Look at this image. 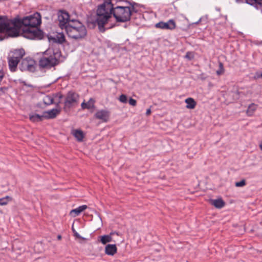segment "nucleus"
<instances>
[{"label":"nucleus","mask_w":262,"mask_h":262,"mask_svg":"<svg viewBox=\"0 0 262 262\" xmlns=\"http://www.w3.org/2000/svg\"><path fill=\"white\" fill-rule=\"evenodd\" d=\"M112 14H113L117 22H126L130 19L131 8L128 6H117L114 8L111 0L105 1L98 8L97 18L94 23L95 26H98L100 32H104L106 30L113 27L108 24Z\"/></svg>","instance_id":"nucleus-1"},{"label":"nucleus","mask_w":262,"mask_h":262,"mask_svg":"<svg viewBox=\"0 0 262 262\" xmlns=\"http://www.w3.org/2000/svg\"><path fill=\"white\" fill-rule=\"evenodd\" d=\"M19 34L18 17L9 19H2L0 20V40L8 37H17Z\"/></svg>","instance_id":"nucleus-2"},{"label":"nucleus","mask_w":262,"mask_h":262,"mask_svg":"<svg viewBox=\"0 0 262 262\" xmlns=\"http://www.w3.org/2000/svg\"><path fill=\"white\" fill-rule=\"evenodd\" d=\"M68 36L76 40L84 38L87 33L85 26L79 21L72 19L66 28Z\"/></svg>","instance_id":"nucleus-3"},{"label":"nucleus","mask_w":262,"mask_h":262,"mask_svg":"<svg viewBox=\"0 0 262 262\" xmlns=\"http://www.w3.org/2000/svg\"><path fill=\"white\" fill-rule=\"evenodd\" d=\"M25 55V51L23 49H15L10 51L8 56V62L10 70L15 72L17 67L20 60Z\"/></svg>","instance_id":"nucleus-4"},{"label":"nucleus","mask_w":262,"mask_h":262,"mask_svg":"<svg viewBox=\"0 0 262 262\" xmlns=\"http://www.w3.org/2000/svg\"><path fill=\"white\" fill-rule=\"evenodd\" d=\"M41 23V15L38 12L25 17L22 19L18 17V24L19 29L22 26H24L25 28L37 27Z\"/></svg>","instance_id":"nucleus-5"},{"label":"nucleus","mask_w":262,"mask_h":262,"mask_svg":"<svg viewBox=\"0 0 262 262\" xmlns=\"http://www.w3.org/2000/svg\"><path fill=\"white\" fill-rule=\"evenodd\" d=\"M23 35L25 38L30 39H41L43 37V32L36 27L24 28Z\"/></svg>","instance_id":"nucleus-6"},{"label":"nucleus","mask_w":262,"mask_h":262,"mask_svg":"<svg viewBox=\"0 0 262 262\" xmlns=\"http://www.w3.org/2000/svg\"><path fill=\"white\" fill-rule=\"evenodd\" d=\"M58 60L55 55H50L49 57H42L39 59V65L42 68H51L58 64Z\"/></svg>","instance_id":"nucleus-7"},{"label":"nucleus","mask_w":262,"mask_h":262,"mask_svg":"<svg viewBox=\"0 0 262 262\" xmlns=\"http://www.w3.org/2000/svg\"><path fill=\"white\" fill-rule=\"evenodd\" d=\"M59 26L61 29L66 30L67 27L70 24L71 20L70 19L69 13L64 10H60L58 14Z\"/></svg>","instance_id":"nucleus-8"},{"label":"nucleus","mask_w":262,"mask_h":262,"mask_svg":"<svg viewBox=\"0 0 262 262\" xmlns=\"http://www.w3.org/2000/svg\"><path fill=\"white\" fill-rule=\"evenodd\" d=\"M79 95L75 92L70 91L68 93L64 101V107L70 108L78 103Z\"/></svg>","instance_id":"nucleus-9"},{"label":"nucleus","mask_w":262,"mask_h":262,"mask_svg":"<svg viewBox=\"0 0 262 262\" xmlns=\"http://www.w3.org/2000/svg\"><path fill=\"white\" fill-rule=\"evenodd\" d=\"M155 27L163 30H173L176 28V24L174 20L171 19L167 22L161 21L157 23Z\"/></svg>","instance_id":"nucleus-10"},{"label":"nucleus","mask_w":262,"mask_h":262,"mask_svg":"<svg viewBox=\"0 0 262 262\" xmlns=\"http://www.w3.org/2000/svg\"><path fill=\"white\" fill-rule=\"evenodd\" d=\"M34 61L33 60L26 58L23 60L20 66V70L21 71H29L33 72L35 70V67L34 66Z\"/></svg>","instance_id":"nucleus-11"},{"label":"nucleus","mask_w":262,"mask_h":262,"mask_svg":"<svg viewBox=\"0 0 262 262\" xmlns=\"http://www.w3.org/2000/svg\"><path fill=\"white\" fill-rule=\"evenodd\" d=\"M95 116L97 119L107 122L110 117V112L106 110H100L96 113Z\"/></svg>","instance_id":"nucleus-12"},{"label":"nucleus","mask_w":262,"mask_h":262,"mask_svg":"<svg viewBox=\"0 0 262 262\" xmlns=\"http://www.w3.org/2000/svg\"><path fill=\"white\" fill-rule=\"evenodd\" d=\"M50 41L57 42L58 43H62L66 41L65 36L63 33H59L56 35L55 37H48Z\"/></svg>","instance_id":"nucleus-13"},{"label":"nucleus","mask_w":262,"mask_h":262,"mask_svg":"<svg viewBox=\"0 0 262 262\" xmlns=\"http://www.w3.org/2000/svg\"><path fill=\"white\" fill-rule=\"evenodd\" d=\"M60 112V110L53 108L51 110L44 112L43 115L45 116L44 118L53 119L55 118L58 114H59Z\"/></svg>","instance_id":"nucleus-14"},{"label":"nucleus","mask_w":262,"mask_h":262,"mask_svg":"<svg viewBox=\"0 0 262 262\" xmlns=\"http://www.w3.org/2000/svg\"><path fill=\"white\" fill-rule=\"evenodd\" d=\"M117 248L115 244H108L105 247V253L108 255H114L117 253Z\"/></svg>","instance_id":"nucleus-15"},{"label":"nucleus","mask_w":262,"mask_h":262,"mask_svg":"<svg viewBox=\"0 0 262 262\" xmlns=\"http://www.w3.org/2000/svg\"><path fill=\"white\" fill-rule=\"evenodd\" d=\"M115 234H117V235H119L118 232H112L108 235H104L101 236L100 242L102 243V244L105 245L107 243L113 241L112 236Z\"/></svg>","instance_id":"nucleus-16"},{"label":"nucleus","mask_w":262,"mask_h":262,"mask_svg":"<svg viewBox=\"0 0 262 262\" xmlns=\"http://www.w3.org/2000/svg\"><path fill=\"white\" fill-rule=\"evenodd\" d=\"M86 208V205H84L80 206L76 209L72 210L70 212V214L73 217H75L78 215L81 212L84 211Z\"/></svg>","instance_id":"nucleus-17"},{"label":"nucleus","mask_w":262,"mask_h":262,"mask_svg":"<svg viewBox=\"0 0 262 262\" xmlns=\"http://www.w3.org/2000/svg\"><path fill=\"white\" fill-rule=\"evenodd\" d=\"M210 201L211 204L217 208H222L225 205V202L221 198L216 200H211Z\"/></svg>","instance_id":"nucleus-18"},{"label":"nucleus","mask_w":262,"mask_h":262,"mask_svg":"<svg viewBox=\"0 0 262 262\" xmlns=\"http://www.w3.org/2000/svg\"><path fill=\"white\" fill-rule=\"evenodd\" d=\"M95 101L92 98H91L87 102H83L81 104L82 109H91L94 107Z\"/></svg>","instance_id":"nucleus-19"},{"label":"nucleus","mask_w":262,"mask_h":262,"mask_svg":"<svg viewBox=\"0 0 262 262\" xmlns=\"http://www.w3.org/2000/svg\"><path fill=\"white\" fill-rule=\"evenodd\" d=\"M185 102L187 104L186 106L187 108L193 109L196 105V102L192 98H188L186 99Z\"/></svg>","instance_id":"nucleus-20"},{"label":"nucleus","mask_w":262,"mask_h":262,"mask_svg":"<svg viewBox=\"0 0 262 262\" xmlns=\"http://www.w3.org/2000/svg\"><path fill=\"white\" fill-rule=\"evenodd\" d=\"M44 117V115H39L36 114L29 115L30 120L33 122L41 121Z\"/></svg>","instance_id":"nucleus-21"},{"label":"nucleus","mask_w":262,"mask_h":262,"mask_svg":"<svg viewBox=\"0 0 262 262\" xmlns=\"http://www.w3.org/2000/svg\"><path fill=\"white\" fill-rule=\"evenodd\" d=\"M73 135L78 141H82L84 138V134L82 130L78 129L74 130Z\"/></svg>","instance_id":"nucleus-22"},{"label":"nucleus","mask_w":262,"mask_h":262,"mask_svg":"<svg viewBox=\"0 0 262 262\" xmlns=\"http://www.w3.org/2000/svg\"><path fill=\"white\" fill-rule=\"evenodd\" d=\"M256 108V104H255L254 103H251V104H250L246 112L248 116H251L253 114L254 112L255 111Z\"/></svg>","instance_id":"nucleus-23"},{"label":"nucleus","mask_w":262,"mask_h":262,"mask_svg":"<svg viewBox=\"0 0 262 262\" xmlns=\"http://www.w3.org/2000/svg\"><path fill=\"white\" fill-rule=\"evenodd\" d=\"M43 103L46 105H49L54 102L53 98L50 95H46L43 98Z\"/></svg>","instance_id":"nucleus-24"},{"label":"nucleus","mask_w":262,"mask_h":262,"mask_svg":"<svg viewBox=\"0 0 262 262\" xmlns=\"http://www.w3.org/2000/svg\"><path fill=\"white\" fill-rule=\"evenodd\" d=\"M224 72V69L223 64L221 62H219V69L216 72V73L217 75H221L223 74Z\"/></svg>","instance_id":"nucleus-25"},{"label":"nucleus","mask_w":262,"mask_h":262,"mask_svg":"<svg viewBox=\"0 0 262 262\" xmlns=\"http://www.w3.org/2000/svg\"><path fill=\"white\" fill-rule=\"evenodd\" d=\"M10 200L11 198L9 196H7L5 198H3L0 199V205H6L8 204V200Z\"/></svg>","instance_id":"nucleus-26"},{"label":"nucleus","mask_w":262,"mask_h":262,"mask_svg":"<svg viewBox=\"0 0 262 262\" xmlns=\"http://www.w3.org/2000/svg\"><path fill=\"white\" fill-rule=\"evenodd\" d=\"M118 100L120 101V102H121V103H126L127 102V97L126 95L125 94H121L119 98H118Z\"/></svg>","instance_id":"nucleus-27"},{"label":"nucleus","mask_w":262,"mask_h":262,"mask_svg":"<svg viewBox=\"0 0 262 262\" xmlns=\"http://www.w3.org/2000/svg\"><path fill=\"white\" fill-rule=\"evenodd\" d=\"M247 3L253 5V4H257L262 5V0H246Z\"/></svg>","instance_id":"nucleus-28"},{"label":"nucleus","mask_w":262,"mask_h":262,"mask_svg":"<svg viewBox=\"0 0 262 262\" xmlns=\"http://www.w3.org/2000/svg\"><path fill=\"white\" fill-rule=\"evenodd\" d=\"M235 185L237 187H243L246 185V181L243 179L240 182H237L235 183Z\"/></svg>","instance_id":"nucleus-29"},{"label":"nucleus","mask_w":262,"mask_h":262,"mask_svg":"<svg viewBox=\"0 0 262 262\" xmlns=\"http://www.w3.org/2000/svg\"><path fill=\"white\" fill-rule=\"evenodd\" d=\"M128 103L130 105L133 106H135L137 105L136 100L134 99H133L132 98H129Z\"/></svg>","instance_id":"nucleus-30"},{"label":"nucleus","mask_w":262,"mask_h":262,"mask_svg":"<svg viewBox=\"0 0 262 262\" xmlns=\"http://www.w3.org/2000/svg\"><path fill=\"white\" fill-rule=\"evenodd\" d=\"M72 231H73V232L74 233V235L76 237H77L78 238H81L80 235L76 231L75 229L73 227V226H72Z\"/></svg>","instance_id":"nucleus-31"},{"label":"nucleus","mask_w":262,"mask_h":262,"mask_svg":"<svg viewBox=\"0 0 262 262\" xmlns=\"http://www.w3.org/2000/svg\"><path fill=\"white\" fill-rule=\"evenodd\" d=\"M7 89L6 88H0V95L4 93V91Z\"/></svg>","instance_id":"nucleus-32"},{"label":"nucleus","mask_w":262,"mask_h":262,"mask_svg":"<svg viewBox=\"0 0 262 262\" xmlns=\"http://www.w3.org/2000/svg\"><path fill=\"white\" fill-rule=\"evenodd\" d=\"M3 77H4V73L2 71H0V82H1Z\"/></svg>","instance_id":"nucleus-33"},{"label":"nucleus","mask_w":262,"mask_h":262,"mask_svg":"<svg viewBox=\"0 0 262 262\" xmlns=\"http://www.w3.org/2000/svg\"><path fill=\"white\" fill-rule=\"evenodd\" d=\"M190 53L189 52H187L185 55V57L188 59H190V57H189Z\"/></svg>","instance_id":"nucleus-34"},{"label":"nucleus","mask_w":262,"mask_h":262,"mask_svg":"<svg viewBox=\"0 0 262 262\" xmlns=\"http://www.w3.org/2000/svg\"><path fill=\"white\" fill-rule=\"evenodd\" d=\"M57 237V239H58V240H60V239H61V238H62V237H61V235H58Z\"/></svg>","instance_id":"nucleus-35"},{"label":"nucleus","mask_w":262,"mask_h":262,"mask_svg":"<svg viewBox=\"0 0 262 262\" xmlns=\"http://www.w3.org/2000/svg\"><path fill=\"white\" fill-rule=\"evenodd\" d=\"M259 148L261 150H262V141H261V142L259 144Z\"/></svg>","instance_id":"nucleus-36"},{"label":"nucleus","mask_w":262,"mask_h":262,"mask_svg":"<svg viewBox=\"0 0 262 262\" xmlns=\"http://www.w3.org/2000/svg\"><path fill=\"white\" fill-rule=\"evenodd\" d=\"M62 98V95H60L59 96V99H61Z\"/></svg>","instance_id":"nucleus-37"},{"label":"nucleus","mask_w":262,"mask_h":262,"mask_svg":"<svg viewBox=\"0 0 262 262\" xmlns=\"http://www.w3.org/2000/svg\"><path fill=\"white\" fill-rule=\"evenodd\" d=\"M148 115L150 114V110L149 109V108H148Z\"/></svg>","instance_id":"nucleus-38"},{"label":"nucleus","mask_w":262,"mask_h":262,"mask_svg":"<svg viewBox=\"0 0 262 262\" xmlns=\"http://www.w3.org/2000/svg\"><path fill=\"white\" fill-rule=\"evenodd\" d=\"M154 250V248L152 247V246H151L150 249V250H151H151Z\"/></svg>","instance_id":"nucleus-39"},{"label":"nucleus","mask_w":262,"mask_h":262,"mask_svg":"<svg viewBox=\"0 0 262 262\" xmlns=\"http://www.w3.org/2000/svg\"><path fill=\"white\" fill-rule=\"evenodd\" d=\"M155 246H156V247H157H157H160V246L159 245H156Z\"/></svg>","instance_id":"nucleus-40"},{"label":"nucleus","mask_w":262,"mask_h":262,"mask_svg":"<svg viewBox=\"0 0 262 262\" xmlns=\"http://www.w3.org/2000/svg\"><path fill=\"white\" fill-rule=\"evenodd\" d=\"M59 103H60V101H59V102L57 103V106H58V104H59Z\"/></svg>","instance_id":"nucleus-41"},{"label":"nucleus","mask_w":262,"mask_h":262,"mask_svg":"<svg viewBox=\"0 0 262 262\" xmlns=\"http://www.w3.org/2000/svg\"><path fill=\"white\" fill-rule=\"evenodd\" d=\"M37 106H40V104L39 103L37 104Z\"/></svg>","instance_id":"nucleus-42"},{"label":"nucleus","mask_w":262,"mask_h":262,"mask_svg":"<svg viewBox=\"0 0 262 262\" xmlns=\"http://www.w3.org/2000/svg\"><path fill=\"white\" fill-rule=\"evenodd\" d=\"M146 114H147V110L146 111Z\"/></svg>","instance_id":"nucleus-43"},{"label":"nucleus","mask_w":262,"mask_h":262,"mask_svg":"<svg viewBox=\"0 0 262 262\" xmlns=\"http://www.w3.org/2000/svg\"><path fill=\"white\" fill-rule=\"evenodd\" d=\"M261 75V77H262V73H261V75Z\"/></svg>","instance_id":"nucleus-44"},{"label":"nucleus","mask_w":262,"mask_h":262,"mask_svg":"<svg viewBox=\"0 0 262 262\" xmlns=\"http://www.w3.org/2000/svg\"><path fill=\"white\" fill-rule=\"evenodd\" d=\"M2 19H1V18H0V20H1Z\"/></svg>","instance_id":"nucleus-45"},{"label":"nucleus","mask_w":262,"mask_h":262,"mask_svg":"<svg viewBox=\"0 0 262 262\" xmlns=\"http://www.w3.org/2000/svg\"><path fill=\"white\" fill-rule=\"evenodd\" d=\"M187 262H188V261H187Z\"/></svg>","instance_id":"nucleus-46"}]
</instances>
